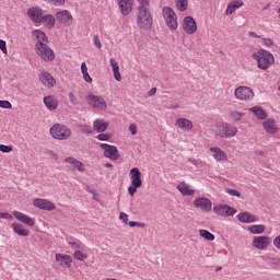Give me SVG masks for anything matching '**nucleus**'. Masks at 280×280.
<instances>
[{"label":"nucleus","mask_w":280,"mask_h":280,"mask_svg":"<svg viewBox=\"0 0 280 280\" xmlns=\"http://www.w3.org/2000/svg\"><path fill=\"white\" fill-rule=\"evenodd\" d=\"M252 58L257 62V67L261 71H268L275 65V55L264 48L254 51Z\"/></svg>","instance_id":"obj_1"},{"label":"nucleus","mask_w":280,"mask_h":280,"mask_svg":"<svg viewBox=\"0 0 280 280\" xmlns=\"http://www.w3.org/2000/svg\"><path fill=\"white\" fill-rule=\"evenodd\" d=\"M238 129L231 122H219L215 126L214 135L219 139H233L237 137Z\"/></svg>","instance_id":"obj_2"},{"label":"nucleus","mask_w":280,"mask_h":280,"mask_svg":"<svg viewBox=\"0 0 280 280\" xmlns=\"http://www.w3.org/2000/svg\"><path fill=\"white\" fill-rule=\"evenodd\" d=\"M35 52L36 56L43 60V62H54V60H56V52L54 51V48L48 44H35Z\"/></svg>","instance_id":"obj_3"},{"label":"nucleus","mask_w":280,"mask_h":280,"mask_svg":"<svg viewBox=\"0 0 280 280\" xmlns=\"http://www.w3.org/2000/svg\"><path fill=\"white\" fill-rule=\"evenodd\" d=\"M162 16L168 30L172 32H176L178 30V15L172 7L162 8Z\"/></svg>","instance_id":"obj_4"},{"label":"nucleus","mask_w":280,"mask_h":280,"mask_svg":"<svg viewBox=\"0 0 280 280\" xmlns=\"http://www.w3.org/2000/svg\"><path fill=\"white\" fill-rule=\"evenodd\" d=\"M130 186L128 187L129 196H135L140 187H143V179H141V171L139 167H132L129 171Z\"/></svg>","instance_id":"obj_5"},{"label":"nucleus","mask_w":280,"mask_h":280,"mask_svg":"<svg viewBox=\"0 0 280 280\" xmlns=\"http://www.w3.org/2000/svg\"><path fill=\"white\" fill-rule=\"evenodd\" d=\"M49 135L57 141H67L71 139V129L62 124H56L49 129Z\"/></svg>","instance_id":"obj_6"},{"label":"nucleus","mask_w":280,"mask_h":280,"mask_svg":"<svg viewBox=\"0 0 280 280\" xmlns=\"http://www.w3.org/2000/svg\"><path fill=\"white\" fill-rule=\"evenodd\" d=\"M137 26L140 30H152L154 23L152 19V12L150 10H137Z\"/></svg>","instance_id":"obj_7"},{"label":"nucleus","mask_w":280,"mask_h":280,"mask_svg":"<svg viewBox=\"0 0 280 280\" xmlns=\"http://www.w3.org/2000/svg\"><path fill=\"white\" fill-rule=\"evenodd\" d=\"M85 100L89 106H91L92 108H95V110H106V108H108V104L106 103V100H104L100 95H95L91 93L85 97Z\"/></svg>","instance_id":"obj_8"},{"label":"nucleus","mask_w":280,"mask_h":280,"mask_svg":"<svg viewBox=\"0 0 280 280\" xmlns=\"http://www.w3.org/2000/svg\"><path fill=\"white\" fill-rule=\"evenodd\" d=\"M234 97L240 102H250L255 97V92L248 86L241 85L235 89Z\"/></svg>","instance_id":"obj_9"},{"label":"nucleus","mask_w":280,"mask_h":280,"mask_svg":"<svg viewBox=\"0 0 280 280\" xmlns=\"http://www.w3.org/2000/svg\"><path fill=\"white\" fill-rule=\"evenodd\" d=\"M63 162L70 172H79L80 174L86 172V165L73 156L66 158Z\"/></svg>","instance_id":"obj_10"},{"label":"nucleus","mask_w":280,"mask_h":280,"mask_svg":"<svg viewBox=\"0 0 280 280\" xmlns=\"http://www.w3.org/2000/svg\"><path fill=\"white\" fill-rule=\"evenodd\" d=\"M182 30L185 32V34H188V36L196 34L198 32V24L196 23V19L190 15L184 18L182 21Z\"/></svg>","instance_id":"obj_11"},{"label":"nucleus","mask_w":280,"mask_h":280,"mask_svg":"<svg viewBox=\"0 0 280 280\" xmlns=\"http://www.w3.org/2000/svg\"><path fill=\"white\" fill-rule=\"evenodd\" d=\"M213 212L220 218H231L237 213V210L229 205H218L213 207Z\"/></svg>","instance_id":"obj_12"},{"label":"nucleus","mask_w":280,"mask_h":280,"mask_svg":"<svg viewBox=\"0 0 280 280\" xmlns=\"http://www.w3.org/2000/svg\"><path fill=\"white\" fill-rule=\"evenodd\" d=\"M195 209H200L205 213H209L213 209V202L207 197H198L192 201Z\"/></svg>","instance_id":"obj_13"},{"label":"nucleus","mask_w":280,"mask_h":280,"mask_svg":"<svg viewBox=\"0 0 280 280\" xmlns=\"http://www.w3.org/2000/svg\"><path fill=\"white\" fill-rule=\"evenodd\" d=\"M33 207L42 211H56V203L43 198H35L33 200Z\"/></svg>","instance_id":"obj_14"},{"label":"nucleus","mask_w":280,"mask_h":280,"mask_svg":"<svg viewBox=\"0 0 280 280\" xmlns=\"http://www.w3.org/2000/svg\"><path fill=\"white\" fill-rule=\"evenodd\" d=\"M56 19L60 25L65 27H69V25H73V15L69 10H61L56 13Z\"/></svg>","instance_id":"obj_15"},{"label":"nucleus","mask_w":280,"mask_h":280,"mask_svg":"<svg viewBox=\"0 0 280 280\" xmlns=\"http://www.w3.org/2000/svg\"><path fill=\"white\" fill-rule=\"evenodd\" d=\"M210 155L217 163H226L229 155L220 147H212L209 149Z\"/></svg>","instance_id":"obj_16"},{"label":"nucleus","mask_w":280,"mask_h":280,"mask_svg":"<svg viewBox=\"0 0 280 280\" xmlns=\"http://www.w3.org/2000/svg\"><path fill=\"white\" fill-rule=\"evenodd\" d=\"M100 147L104 150L103 154L106 159H110V161H117L119 159V150H117V147L107 143H102Z\"/></svg>","instance_id":"obj_17"},{"label":"nucleus","mask_w":280,"mask_h":280,"mask_svg":"<svg viewBox=\"0 0 280 280\" xmlns=\"http://www.w3.org/2000/svg\"><path fill=\"white\" fill-rule=\"evenodd\" d=\"M262 128L267 135H277L279 132L280 128L279 125L277 124V120L272 118L265 119L262 121Z\"/></svg>","instance_id":"obj_18"},{"label":"nucleus","mask_w":280,"mask_h":280,"mask_svg":"<svg viewBox=\"0 0 280 280\" xmlns=\"http://www.w3.org/2000/svg\"><path fill=\"white\" fill-rule=\"evenodd\" d=\"M55 259L61 268H71L73 258L67 254H56Z\"/></svg>","instance_id":"obj_19"},{"label":"nucleus","mask_w":280,"mask_h":280,"mask_svg":"<svg viewBox=\"0 0 280 280\" xmlns=\"http://www.w3.org/2000/svg\"><path fill=\"white\" fill-rule=\"evenodd\" d=\"M135 0H118V8L122 16H128L132 12Z\"/></svg>","instance_id":"obj_20"},{"label":"nucleus","mask_w":280,"mask_h":280,"mask_svg":"<svg viewBox=\"0 0 280 280\" xmlns=\"http://www.w3.org/2000/svg\"><path fill=\"white\" fill-rule=\"evenodd\" d=\"M27 16L33 23H43V9L38 7H32L27 11Z\"/></svg>","instance_id":"obj_21"},{"label":"nucleus","mask_w":280,"mask_h":280,"mask_svg":"<svg viewBox=\"0 0 280 280\" xmlns=\"http://www.w3.org/2000/svg\"><path fill=\"white\" fill-rule=\"evenodd\" d=\"M238 222L243 224H252V222H259V217L250 212H241L236 215Z\"/></svg>","instance_id":"obj_22"},{"label":"nucleus","mask_w":280,"mask_h":280,"mask_svg":"<svg viewBox=\"0 0 280 280\" xmlns=\"http://www.w3.org/2000/svg\"><path fill=\"white\" fill-rule=\"evenodd\" d=\"M12 215L18 219L19 222H22V224H25L26 226H34V224H36V221L33 218L23 212L13 211Z\"/></svg>","instance_id":"obj_23"},{"label":"nucleus","mask_w":280,"mask_h":280,"mask_svg":"<svg viewBox=\"0 0 280 280\" xmlns=\"http://www.w3.org/2000/svg\"><path fill=\"white\" fill-rule=\"evenodd\" d=\"M175 126L184 132H190V130H194V122L187 118H177L175 121Z\"/></svg>","instance_id":"obj_24"},{"label":"nucleus","mask_w":280,"mask_h":280,"mask_svg":"<svg viewBox=\"0 0 280 280\" xmlns=\"http://www.w3.org/2000/svg\"><path fill=\"white\" fill-rule=\"evenodd\" d=\"M176 189L182 194V196H195L196 195V189L194 186L182 182L177 185Z\"/></svg>","instance_id":"obj_25"},{"label":"nucleus","mask_w":280,"mask_h":280,"mask_svg":"<svg viewBox=\"0 0 280 280\" xmlns=\"http://www.w3.org/2000/svg\"><path fill=\"white\" fill-rule=\"evenodd\" d=\"M32 37L33 40L36 42L35 45H39V43L47 45L49 43V37H47V34H45V32L42 30H34L32 32Z\"/></svg>","instance_id":"obj_26"},{"label":"nucleus","mask_w":280,"mask_h":280,"mask_svg":"<svg viewBox=\"0 0 280 280\" xmlns=\"http://www.w3.org/2000/svg\"><path fill=\"white\" fill-rule=\"evenodd\" d=\"M108 126H110V122L104 118H98L93 121V130H95V132H106Z\"/></svg>","instance_id":"obj_27"},{"label":"nucleus","mask_w":280,"mask_h":280,"mask_svg":"<svg viewBox=\"0 0 280 280\" xmlns=\"http://www.w3.org/2000/svg\"><path fill=\"white\" fill-rule=\"evenodd\" d=\"M39 80L47 89L56 86V79L49 72H42Z\"/></svg>","instance_id":"obj_28"},{"label":"nucleus","mask_w":280,"mask_h":280,"mask_svg":"<svg viewBox=\"0 0 280 280\" xmlns=\"http://www.w3.org/2000/svg\"><path fill=\"white\" fill-rule=\"evenodd\" d=\"M242 5H244V1L232 0L226 7V10H225L226 16H231V14H233V12H235V10H240V8H242Z\"/></svg>","instance_id":"obj_29"},{"label":"nucleus","mask_w":280,"mask_h":280,"mask_svg":"<svg viewBox=\"0 0 280 280\" xmlns=\"http://www.w3.org/2000/svg\"><path fill=\"white\" fill-rule=\"evenodd\" d=\"M249 113H253V115L260 120L268 119V112H266L261 106H254L249 108Z\"/></svg>","instance_id":"obj_30"},{"label":"nucleus","mask_w":280,"mask_h":280,"mask_svg":"<svg viewBox=\"0 0 280 280\" xmlns=\"http://www.w3.org/2000/svg\"><path fill=\"white\" fill-rule=\"evenodd\" d=\"M44 104L48 110H56L58 108V98L54 95L45 96Z\"/></svg>","instance_id":"obj_31"},{"label":"nucleus","mask_w":280,"mask_h":280,"mask_svg":"<svg viewBox=\"0 0 280 280\" xmlns=\"http://www.w3.org/2000/svg\"><path fill=\"white\" fill-rule=\"evenodd\" d=\"M109 65L112 67V71L114 73V78L117 82H121V72H119V62L115 60V58L109 59Z\"/></svg>","instance_id":"obj_32"},{"label":"nucleus","mask_w":280,"mask_h":280,"mask_svg":"<svg viewBox=\"0 0 280 280\" xmlns=\"http://www.w3.org/2000/svg\"><path fill=\"white\" fill-rule=\"evenodd\" d=\"M12 229L14 233L21 237H27V235H30V230L25 229V226L21 223H12Z\"/></svg>","instance_id":"obj_33"},{"label":"nucleus","mask_w":280,"mask_h":280,"mask_svg":"<svg viewBox=\"0 0 280 280\" xmlns=\"http://www.w3.org/2000/svg\"><path fill=\"white\" fill-rule=\"evenodd\" d=\"M42 23L47 30H54L56 25V18L51 14H46L42 16Z\"/></svg>","instance_id":"obj_34"},{"label":"nucleus","mask_w":280,"mask_h":280,"mask_svg":"<svg viewBox=\"0 0 280 280\" xmlns=\"http://www.w3.org/2000/svg\"><path fill=\"white\" fill-rule=\"evenodd\" d=\"M270 236H256L254 240H253V246H270Z\"/></svg>","instance_id":"obj_35"},{"label":"nucleus","mask_w":280,"mask_h":280,"mask_svg":"<svg viewBox=\"0 0 280 280\" xmlns=\"http://www.w3.org/2000/svg\"><path fill=\"white\" fill-rule=\"evenodd\" d=\"M247 231L253 235H261V233H266V225L264 224H254L247 228Z\"/></svg>","instance_id":"obj_36"},{"label":"nucleus","mask_w":280,"mask_h":280,"mask_svg":"<svg viewBox=\"0 0 280 280\" xmlns=\"http://www.w3.org/2000/svg\"><path fill=\"white\" fill-rule=\"evenodd\" d=\"M81 72H82L84 82H88V84H91L93 82V78H91V74H89V68L86 67V62L81 63Z\"/></svg>","instance_id":"obj_37"},{"label":"nucleus","mask_w":280,"mask_h":280,"mask_svg":"<svg viewBox=\"0 0 280 280\" xmlns=\"http://www.w3.org/2000/svg\"><path fill=\"white\" fill-rule=\"evenodd\" d=\"M175 7L179 12H187L189 0H175Z\"/></svg>","instance_id":"obj_38"},{"label":"nucleus","mask_w":280,"mask_h":280,"mask_svg":"<svg viewBox=\"0 0 280 280\" xmlns=\"http://www.w3.org/2000/svg\"><path fill=\"white\" fill-rule=\"evenodd\" d=\"M200 237H203V240H207L208 242H213L215 240V235H213L208 230L201 229L199 230Z\"/></svg>","instance_id":"obj_39"},{"label":"nucleus","mask_w":280,"mask_h":280,"mask_svg":"<svg viewBox=\"0 0 280 280\" xmlns=\"http://www.w3.org/2000/svg\"><path fill=\"white\" fill-rule=\"evenodd\" d=\"M230 117L233 121H242V119H244V113L238 110H232L230 113Z\"/></svg>","instance_id":"obj_40"},{"label":"nucleus","mask_w":280,"mask_h":280,"mask_svg":"<svg viewBox=\"0 0 280 280\" xmlns=\"http://www.w3.org/2000/svg\"><path fill=\"white\" fill-rule=\"evenodd\" d=\"M260 43L264 45V47H275V39L270 37H260Z\"/></svg>","instance_id":"obj_41"},{"label":"nucleus","mask_w":280,"mask_h":280,"mask_svg":"<svg viewBox=\"0 0 280 280\" xmlns=\"http://www.w3.org/2000/svg\"><path fill=\"white\" fill-rule=\"evenodd\" d=\"M137 10H150V0H137Z\"/></svg>","instance_id":"obj_42"},{"label":"nucleus","mask_w":280,"mask_h":280,"mask_svg":"<svg viewBox=\"0 0 280 280\" xmlns=\"http://www.w3.org/2000/svg\"><path fill=\"white\" fill-rule=\"evenodd\" d=\"M225 194H228L229 196H232L234 198H242V194L237 189L228 188L225 190Z\"/></svg>","instance_id":"obj_43"},{"label":"nucleus","mask_w":280,"mask_h":280,"mask_svg":"<svg viewBox=\"0 0 280 280\" xmlns=\"http://www.w3.org/2000/svg\"><path fill=\"white\" fill-rule=\"evenodd\" d=\"M96 139L98 141H110V139H113V135L112 133H100L96 136Z\"/></svg>","instance_id":"obj_44"},{"label":"nucleus","mask_w":280,"mask_h":280,"mask_svg":"<svg viewBox=\"0 0 280 280\" xmlns=\"http://www.w3.org/2000/svg\"><path fill=\"white\" fill-rule=\"evenodd\" d=\"M86 254H84L81 250H75L74 252V258L78 259V261H84V259H86Z\"/></svg>","instance_id":"obj_45"},{"label":"nucleus","mask_w":280,"mask_h":280,"mask_svg":"<svg viewBox=\"0 0 280 280\" xmlns=\"http://www.w3.org/2000/svg\"><path fill=\"white\" fill-rule=\"evenodd\" d=\"M68 97L72 106H78L80 104V102L78 101V97H75V94H73V92H70Z\"/></svg>","instance_id":"obj_46"},{"label":"nucleus","mask_w":280,"mask_h":280,"mask_svg":"<svg viewBox=\"0 0 280 280\" xmlns=\"http://www.w3.org/2000/svg\"><path fill=\"white\" fill-rule=\"evenodd\" d=\"M12 150V145L0 144V152H3L4 154H10Z\"/></svg>","instance_id":"obj_47"},{"label":"nucleus","mask_w":280,"mask_h":280,"mask_svg":"<svg viewBox=\"0 0 280 280\" xmlns=\"http://www.w3.org/2000/svg\"><path fill=\"white\" fill-rule=\"evenodd\" d=\"M89 194H91L93 197V200H95L96 202H100V194H97V191H95V189L93 188H88Z\"/></svg>","instance_id":"obj_48"},{"label":"nucleus","mask_w":280,"mask_h":280,"mask_svg":"<svg viewBox=\"0 0 280 280\" xmlns=\"http://www.w3.org/2000/svg\"><path fill=\"white\" fill-rule=\"evenodd\" d=\"M129 226L135 228L138 226V229H144L145 223L137 222V221H130L128 223Z\"/></svg>","instance_id":"obj_49"},{"label":"nucleus","mask_w":280,"mask_h":280,"mask_svg":"<svg viewBox=\"0 0 280 280\" xmlns=\"http://www.w3.org/2000/svg\"><path fill=\"white\" fill-rule=\"evenodd\" d=\"M80 128L85 135H91V132H93V129L89 125H81Z\"/></svg>","instance_id":"obj_50"},{"label":"nucleus","mask_w":280,"mask_h":280,"mask_svg":"<svg viewBox=\"0 0 280 280\" xmlns=\"http://www.w3.org/2000/svg\"><path fill=\"white\" fill-rule=\"evenodd\" d=\"M0 108L12 109V103L9 101H0Z\"/></svg>","instance_id":"obj_51"},{"label":"nucleus","mask_w":280,"mask_h":280,"mask_svg":"<svg viewBox=\"0 0 280 280\" xmlns=\"http://www.w3.org/2000/svg\"><path fill=\"white\" fill-rule=\"evenodd\" d=\"M0 49L2 50V54H4L7 56L8 54V46L5 44V40L0 39Z\"/></svg>","instance_id":"obj_52"},{"label":"nucleus","mask_w":280,"mask_h":280,"mask_svg":"<svg viewBox=\"0 0 280 280\" xmlns=\"http://www.w3.org/2000/svg\"><path fill=\"white\" fill-rule=\"evenodd\" d=\"M94 45L97 49H102V40L100 39L98 35L94 36Z\"/></svg>","instance_id":"obj_53"},{"label":"nucleus","mask_w":280,"mask_h":280,"mask_svg":"<svg viewBox=\"0 0 280 280\" xmlns=\"http://www.w3.org/2000/svg\"><path fill=\"white\" fill-rule=\"evenodd\" d=\"M119 220H121V222H124V224H129L128 215L125 212L119 213Z\"/></svg>","instance_id":"obj_54"},{"label":"nucleus","mask_w":280,"mask_h":280,"mask_svg":"<svg viewBox=\"0 0 280 280\" xmlns=\"http://www.w3.org/2000/svg\"><path fill=\"white\" fill-rule=\"evenodd\" d=\"M129 131L131 132V135H137L138 130H137V124L132 122L129 125Z\"/></svg>","instance_id":"obj_55"},{"label":"nucleus","mask_w":280,"mask_h":280,"mask_svg":"<svg viewBox=\"0 0 280 280\" xmlns=\"http://www.w3.org/2000/svg\"><path fill=\"white\" fill-rule=\"evenodd\" d=\"M0 218H2V220H12V214L8 212H0Z\"/></svg>","instance_id":"obj_56"},{"label":"nucleus","mask_w":280,"mask_h":280,"mask_svg":"<svg viewBox=\"0 0 280 280\" xmlns=\"http://www.w3.org/2000/svg\"><path fill=\"white\" fill-rule=\"evenodd\" d=\"M203 253L206 257H211L213 255V247H206Z\"/></svg>","instance_id":"obj_57"},{"label":"nucleus","mask_w":280,"mask_h":280,"mask_svg":"<svg viewBox=\"0 0 280 280\" xmlns=\"http://www.w3.org/2000/svg\"><path fill=\"white\" fill-rule=\"evenodd\" d=\"M55 5H65V0H52V2Z\"/></svg>","instance_id":"obj_58"},{"label":"nucleus","mask_w":280,"mask_h":280,"mask_svg":"<svg viewBox=\"0 0 280 280\" xmlns=\"http://www.w3.org/2000/svg\"><path fill=\"white\" fill-rule=\"evenodd\" d=\"M275 246H280V234L273 240Z\"/></svg>","instance_id":"obj_59"},{"label":"nucleus","mask_w":280,"mask_h":280,"mask_svg":"<svg viewBox=\"0 0 280 280\" xmlns=\"http://www.w3.org/2000/svg\"><path fill=\"white\" fill-rule=\"evenodd\" d=\"M264 154H266V152H264L262 150L255 151L256 156H264Z\"/></svg>","instance_id":"obj_60"},{"label":"nucleus","mask_w":280,"mask_h":280,"mask_svg":"<svg viewBox=\"0 0 280 280\" xmlns=\"http://www.w3.org/2000/svg\"><path fill=\"white\" fill-rule=\"evenodd\" d=\"M156 94V88H153L150 90L149 95H155Z\"/></svg>","instance_id":"obj_61"},{"label":"nucleus","mask_w":280,"mask_h":280,"mask_svg":"<svg viewBox=\"0 0 280 280\" xmlns=\"http://www.w3.org/2000/svg\"><path fill=\"white\" fill-rule=\"evenodd\" d=\"M190 163H191L192 165H198V160L191 159V160H190Z\"/></svg>","instance_id":"obj_62"},{"label":"nucleus","mask_w":280,"mask_h":280,"mask_svg":"<svg viewBox=\"0 0 280 280\" xmlns=\"http://www.w3.org/2000/svg\"><path fill=\"white\" fill-rule=\"evenodd\" d=\"M250 36H252V38H260L261 39V37H259V35H257L256 33H250Z\"/></svg>","instance_id":"obj_63"},{"label":"nucleus","mask_w":280,"mask_h":280,"mask_svg":"<svg viewBox=\"0 0 280 280\" xmlns=\"http://www.w3.org/2000/svg\"><path fill=\"white\" fill-rule=\"evenodd\" d=\"M105 167H113V164L107 163V164H105Z\"/></svg>","instance_id":"obj_64"}]
</instances>
